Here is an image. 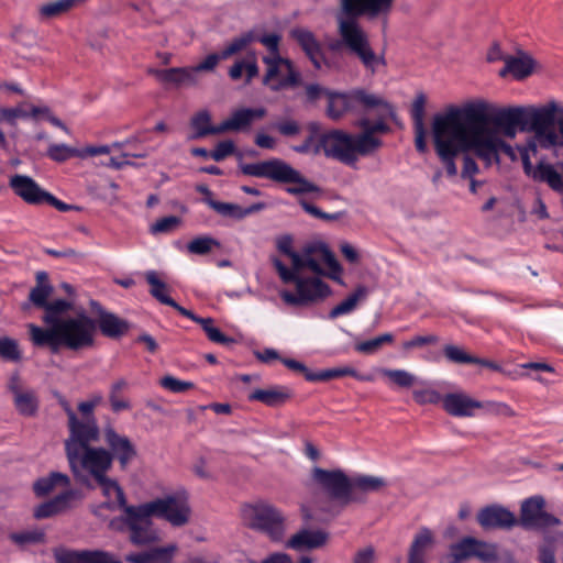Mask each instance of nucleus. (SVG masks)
<instances>
[{
	"instance_id": "30",
	"label": "nucleus",
	"mask_w": 563,
	"mask_h": 563,
	"mask_svg": "<svg viewBox=\"0 0 563 563\" xmlns=\"http://www.w3.org/2000/svg\"><path fill=\"white\" fill-rule=\"evenodd\" d=\"M434 545V534L427 528L422 527L415 534L412 542L408 549L407 563H427L428 552Z\"/></svg>"
},
{
	"instance_id": "43",
	"label": "nucleus",
	"mask_w": 563,
	"mask_h": 563,
	"mask_svg": "<svg viewBox=\"0 0 563 563\" xmlns=\"http://www.w3.org/2000/svg\"><path fill=\"white\" fill-rule=\"evenodd\" d=\"M383 141L375 135L368 133L352 134V150L355 157L369 156L382 147Z\"/></svg>"
},
{
	"instance_id": "64",
	"label": "nucleus",
	"mask_w": 563,
	"mask_h": 563,
	"mask_svg": "<svg viewBox=\"0 0 563 563\" xmlns=\"http://www.w3.org/2000/svg\"><path fill=\"white\" fill-rule=\"evenodd\" d=\"M438 342L439 336L435 334L416 335L410 340L402 342L401 347L404 351L408 352L412 349L422 347L429 344H437Z\"/></svg>"
},
{
	"instance_id": "56",
	"label": "nucleus",
	"mask_w": 563,
	"mask_h": 563,
	"mask_svg": "<svg viewBox=\"0 0 563 563\" xmlns=\"http://www.w3.org/2000/svg\"><path fill=\"white\" fill-rule=\"evenodd\" d=\"M80 150L71 147L67 144H51L46 155L54 162L64 163L71 157H80Z\"/></svg>"
},
{
	"instance_id": "52",
	"label": "nucleus",
	"mask_w": 563,
	"mask_h": 563,
	"mask_svg": "<svg viewBox=\"0 0 563 563\" xmlns=\"http://www.w3.org/2000/svg\"><path fill=\"white\" fill-rule=\"evenodd\" d=\"M220 246L221 243L217 239L209 235H202L192 239L187 244V250L190 254L206 255L214 249H220Z\"/></svg>"
},
{
	"instance_id": "5",
	"label": "nucleus",
	"mask_w": 563,
	"mask_h": 563,
	"mask_svg": "<svg viewBox=\"0 0 563 563\" xmlns=\"http://www.w3.org/2000/svg\"><path fill=\"white\" fill-rule=\"evenodd\" d=\"M282 36L277 33H255V41L267 49V55L262 60L266 65V73L263 77V85L272 91H280L289 87H296L301 82L300 73L295 68L294 63L280 55L279 45Z\"/></svg>"
},
{
	"instance_id": "58",
	"label": "nucleus",
	"mask_w": 563,
	"mask_h": 563,
	"mask_svg": "<svg viewBox=\"0 0 563 563\" xmlns=\"http://www.w3.org/2000/svg\"><path fill=\"white\" fill-rule=\"evenodd\" d=\"M10 539L19 545L43 543L45 532L41 529L13 532L10 534Z\"/></svg>"
},
{
	"instance_id": "9",
	"label": "nucleus",
	"mask_w": 563,
	"mask_h": 563,
	"mask_svg": "<svg viewBox=\"0 0 563 563\" xmlns=\"http://www.w3.org/2000/svg\"><path fill=\"white\" fill-rule=\"evenodd\" d=\"M148 504L125 508L123 516L114 518L110 527L118 531H129V539L136 547H144L159 541V531L155 528L152 517L154 514L148 511Z\"/></svg>"
},
{
	"instance_id": "26",
	"label": "nucleus",
	"mask_w": 563,
	"mask_h": 563,
	"mask_svg": "<svg viewBox=\"0 0 563 563\" xmlns=\"http://www.w3.org/2000/svg\"><path fill=\"white\" fill-rule=\"evenodd\" d=\"M482 406V401L473 399L465 393H450L443 396L442 407L453 417H473Z\"/></svg>"
},
{
	"instance_id": "48",
	"label": "nucleus",
	"mask_w": 563,
	"mask_h": 563,
	"mask_svg": "<svg viewBox=\"0 0 563 563\" xmlns=\"http://www.w3.org/2000/svg\"><path fill=\"white\" fill-rule=\"evenodd\" d=\"M71 305L66 299H56L52 302H48L44 308L45 313L43 316V322L48 325V328H55L56 324L64 321L66 318H62L60 314L68 311Z\"/></svg>"
},
{
	"instance_id": "13",
	"label": "nucleus",
	"mask_w": 563,
	"mask_h": 563,
	"mask_svg": "<svg viewBox=\"0 0 563 563\" xmlns=\"http://www.w3.org/2000/svg\"><path fill=\"white\" fill-rule=\"evenodd\" d=\"M69 467L75 476L80 471L89 473L95 479L107 474L112 466V454L103 448L88 446L66 455Z\"/></svg>"
},
{
	"instance_id": "46",
	"label": "nucleus",
	"mask_w": 563,
	"mask_h": 563,
	"mask_svg": "<svg viewBox=\"0 0 563 563\" xmlns=\"http://www.w3.org/2000/svg\"><path fill=\"white\" fill-rule=\"evenodd\" d=\"M367 294L368 290L365 286H358L354 292L330 310L329 318L335 319L340 316L351 313L356 308L357 302L361 299H365Z\"/></svg>"
},
{
	"instance_id": "34",
	"label": "nucleus",
	"mask_w": 563,
	"mask_h": 563,
	"mask_svg": "<svg viewBox=\"0 0 563 563\" xmlns=\"http://www.w3.org/2000/svg\"><path fill=\"white\" fill-rule=\"evenodd\" d=\"M443 354L449 362L454 363V364H476V365H481L483 367L490 368L493 371H497L500 368L499 365L496 364L495 362L486 360V358L473 356V355L466 353L460 346H456L453 344L444 345Z\"/></svg>"
},
{
	"instance_id": "11",
	"label": "nucleus",
	"mask_w": 563,
	"mask_h": 563,
	"mask_svg": "<svg viewBox=\"0 0 563 563\" xmlns=\"http://www.w3.org/2000/svg\"><path fill=\"white\" fill-rule=\"evenodd\" d=\"M323 153L325 157L336 159L347 166H355L357 157L353 155L352 134L342 130H330L318 136L313 154Z\"/></svg>"
},
{
	"instance_id": "20",
	"label": "nucleus",
	"mask_w": 563,
	"mask_h": 563,
	"mask_svg": "<svg viewBox=\"0 0 563 563\" xmlns=\"http://www.w3.org/2000/svg\"><path fill=\"white\" fill-rule=\"evenodd\" d=\"M82 499V494L78 489H67L52 499L40 504L34 509L36 519H46L56 515L64 514L75 507L76 503Z\"/></svg>"
},
{
	"instance_id": "63",
	"label": "nucleus",
	"mask_w": 563,
	"mask_h": 563,
	"mask_svg": "<svg viewBox=\"0 0 563 563\" xmlns=\"http://www.w3.org/2000/svg\"><path fill=\"white\" fill-rule=\"evenodd\" d=\"M272 129L278 131L283 136L291 137L301 132V126L298 121L294 119H284L271 125Z\"/></svg>"
},
{
	"instance_id": "3",
	"label": "nucleus",
	"mask_w": 563,
	"mask_h": 563,
	"mask_svg": "<svg viewBox=\"0 0 563 563\" xmlns=\"http://www.w3.org/2000/svg\"><path fill=\"white\" fill-rule=\"evenodd\" d=\"M311 479L329 500L319 509L332 516H338L352 503L364 501L358 493H374L386 486L383 477L357 475L350 478L340 468L324 470L319 466L312 468Z\"/></svg>"
},
{
	"instance_id": "41",
	"label": "nucleus",
	"mask_w": 563,
	"mask_h": 563,
	"mask_svg": "<svg viewBox=\"0 0 563 563\" xmlns=\"http://www.w3.org/2000/svg\"><path fill=\"white\" fill-rule=\"evenodd\" d=\"M70 478L68 475L59 472H51L47 476L40 477L33 484V492L37 497L48 495L56 486L68 487Z\"/></svg>"
},
{
	"instance_id": "10",
	"label": "nucleus",
	"mask_w": 563,
	"mask_h": 563,
	"mask_svg": "<svg viewBox=\"0 0 563 563\" xmlns=\"http://www.w3.org/2000/svg\"><path fill=\"white\" fill-rule=\"evenodd\" d=\"M243 523L278 541L284 534V517L273 505L265 501L246 504L241 509Z\"/></svg>"
},
{
	"instance_id": "60",
	"label": "nucleus",
	"mask_w": 563,
	"mask_h": 563,
	"mask_svg": "<svg viewBox=\"0 0 563 563\" xmlns=\"http://www.w3.org/2000/svg\"><path fill=\"white\" fill-rule=\"evenodd\" d=\"M415 401L419 405H435L442 402V396L439 391L432 388H416L412 391Z\"/></svg>"
},
{
	"instance_id": "16",
	"label": "nucleus",
	"mask_w": 563,
	"mask_h": 563,
	"mask_svg": "<svg viewBox=\"0 0 563 563\" xmlns=\"http://www.w3.org/2000/svg\"><path fill=\"white\" fill-rule=\"evenodd\" d=\"M545 501L541 496L526 499L520 509L519 523L525 529L544 530L556 527L560 519L544 510Z\"/></svg>"
},
{
	"instance_id": "50",
	"label": "nucleus",
	"mask_w": 563,
	"mask_h": 563,
	"mask_svg": "<svg viewBox=\"0 0 563 563\" xmlns=\"http://www.w3.org/2000/svg\"><path fill=\"white\" fill-rule=\"evenodd\" d=\"M393 342L394 335L387 332L371 340L356 343L354 350L362 354L372 355L377 353L384 344H390Z\"/></svg>"
},
{
	"instance_id": "39",
	"label": "nucleus",
	"mask_w": 563,
	"mask_h": 563,
	"mask_svg": "<svg viewBox=\"0 0 563 563\" xmlns=\"http://www.w3.org/2000/svg\"><path fill=\"white\" fill-rule=\"evenodd\" d=\"M190 125L195 130V133L190 136L191 140L223 133L222 123L212 125L210 113L207 110L196 113L190 120Z\"/></svg>"
},
{
	"instance_id": "40",
	"label": "nucleus",
	"mask_w": 563,
	"mask_h": 563,
	"mask_svg": "<svg viewBox=\"0 0 563 563\" xmlns=\"http://www.w3.org/2000/svg\"><path fill=\"white\" fill-rule=\"evenodd\" d=\"M53 292V286L46 272H37L36 285L29 294V300L37 308L44 309L48 303V297Z\"/></svg>"
},
{
	"instance_id": "62",
	"label": "nucleus",
	"mask_w": 563,
	"mask_h": 563,
	"mask_svg": "<svg viewBox=\"0 0 563 563\" xmlns=\"http://www.w3.org/2000/svg\"><path fill=\"white\" fill-rule=\"evenodd\" d=\"M161 386L172 393L180 394L185 393L189 389H192L195 387L192 382L188 380H180L174 376H164L161 379Z\"/></svg>"
},
{
	"instance_id": "44",
	"label": "nucleus",
	"mask_w": 563,
	"mask_h": 563,
	"mask_svg": "<svg viewBox=\"0 0 563 563\" xmlns=\"http://www.w3.org/2000/svg\"><path fill=\"white\" fill-rule=\"evenodd\" d=\"M16 411L24 417H34L40 407L36 393L33 389H25L13 397Z\"/></svg>"
},
{
	"instance_id": "42",
	"label": "nucleus",
	"mask_w": 563,
	"mask_h": 563,
	"mask_svg": "<svg viewBox=\"0 0 563 563\" xmlns=\"http://www.w3.org/2000/svg\"><path fill=\"white\" fill-rule=\"evenodd\" d=\"M181 316L192 320L194 322L201 325L205 331L207 338L214 343L219 344H229L233 342L231 338H228L225 334L221 332V330L214 327V321L212 318H201L195 314L191 310L186 309V313H181Z\"/></svg>"
},
{
	"instance_id": "21",
	"label": "nucleus",
	"mask_w": 563,
	"mask_h": 563,
	"mask_svg": "<svg viewBox=\"0 0 563 563\" xmlns=\"http://www.w3.org/2000/svg\"><path fill=\"white\" fill-rule=\"evenodd\" d=\"M492 122L496 130V134L500 132L509 139H514L518 129L523 131L525 125V108L512 107L499 109L492 118L488 117V123Z\"/></svg>"
},
{
	"instance_id": "54",
	"label": "nucleus",
	"mask_w": 563,
	"mask_h": 563,
	"mask_svg": "<svg viewBox=\"0 0 563 563\" xmlns=\"http://www.w3.org/2000/svg\"><path fill=\"white\" fill-rule=\"evenodd\" d=\"M0 358L12 363H19L22 360V352L15 339L0 336Z\"/></svg>"
},
{
	"instance_id": "14",
	"label": "nucleus",
	"mask_w": 563,
	"mask_h": 563,
	"mask_svg": "<svg viewBox=\"0 0 563 563\" xmlns=\"http://www.w3.org/2000/svg\"><path fill=\"white\" fill-rule=\"evenodd\" d=\"M67 417L69 437L65 441V452L75 456L76 451H82L99 440L100 430L96 418L80 420L71 408H67Z\"/></svg>"
},
{
	"instance_id": "7",
	"label": "nucleus",
	"mask_w": 563,
	"mask_h": 563,
	"mask_svg": "<svg viewBox=\"0 0 563 563\" xmlns=\"http://www.w3.org/2000/svg\"><path fill=\"white\" fill-rule=\"evenodd\" d=\"M246 176L267 178L279 184H294L286 188L290 195L298 196L309 192H320V188L305 178L301 173L280 158L247 163L240 165Z\"/></svg>"
},
{
	"instance_id": "37",
	"label": "nucleus",
	"mask_w": 563,
	"mask_h": 563,
	"mask_svg": "<svg viewBox=\"0 0 563 563\" xmlns=\"http://www.w3.org/2000/svg\"><path fill=\"white\" fill-rule=\"evenodd\" d=\"M146 282L151 286L150 294L161 303L169 306L178 311L180 314L186 313V308L178 305L170 296H168V287L162 282L155 271H150L145 275Z\"/></svg>"
},
{
	"instance_id": "38",
	"label": "nucleus",
	"mask_w": 563,
	"mask_h": 563,
	"mask_svg": "<svg viewBox=\"0 0 563 563\" xmlns=\"http://www.w3.org/2000/svg\"><path fill=\"white\" fill-rule=\"evenodd\" d=\"M352 91L347 93L330 91L328 96L327 114L332 120L341 119L346 112L354 109Z\"/></svg>"
},
{
	"instance_id": "35",
	"label": "nucleus",
	"mask_w": 563,
	"mask_h": 563,
	"mask_svg": "<svg viewBox=\"0 0 563 563\" xmlns=\"http://www.w3.org/2000/svg\"><path fill=\"white\" fill-rule=\"evenodd\" d=\"M328 539V533L321 530H301L294 534L287 542V547L295 550L316 549L322 547Z\"/></svg>"
},
{
	"instance_id": "2",
	"label": "nucleus",
	"mask_w": 563,
	"mask_h": 563,
	"mask_svg": "<svg viewBox=\"0 0 563 563\" xmlns=\"http://www.w3.org/2000/svg\"><path fill=\"white\" fill-rule=\"evenodd\" d=\"M340 12L336 15L339 38L329 44L331 51L345 48L346 52L356 57L362 66L375 74L379 66H386L384 53H376L372 46L371 38L358 19L362 16L368 20L378 16H387L394 0H339Z\"/></svg>"
},
{
	"instance_id": "31",
	"label": "nucleus",
	"mask_w": 563,
	"mask_h": 563,
	"mask_svg": "<svg viewBox=\"0 0 563 563\" xmlns=\"http://www.w3.org/2000/svg\"><path fill=\"white\" fill-rule=\"evenodd\" d=\"M504 62L505 66L500 69L499 76L505 77L510 74L517 80L530 76L536 65L534 59L523 52H519L516 56H506Z\"/></svg>"
},
{
	"instance_id": "25",
	"label": "nucleus",
	"mask_w": 563,
	"mask_h": 563,
	"mask_svg": "<svg viewBox=\"0 0 563 563\" xmlns=\"http://www.w3.org/2000/svg\"><path fill=\"white\" fill-rule=\"evenodd\" d=\"M55 558L57 563H122L112 553L102 550H63Z\"/></svg>"
},
{
	"instance_id": "22",
	"label": "nucleus",
	"mask_w": 563,
	"mask_h": 563,
	"mask_svg": "<svg viewBox=\"0 0 563 563\" xmlns=\"http://www.w3.org/2000/svg\"><path fill=\"white\" fill-rule=\"evenodd\" d=\"M104 440L112 454V460L117 459L121 468H125L129 463L136 456V449L130 439L119 434L113 428L104 429Z\"/></svg>"
},
{
	"instance_id": "32",
	"label": "nucleus",
	"mask_w": 563,
	"mask_h": 563,
	"mask_svg": "<svg viewBox=\"0 0 563 563\" xmlns=\"http://www.w3.org/2000/svg\"><path fill=\"white\" fill-rule=\"evenodd\" d=\"M426 96L423 92H420L416 96L412 106H411V118L413 121V130H415V145L416 150L423 154L427 152V132L424 128V109H426Z\"/></svg>"
},
{
	"instance_id": "59",
	"label": "nucleus",
	"mask_w": 563,
	"mask_h": 563,
	"mask_svg": "<svg viewBox=\"0 0 563 563\" xmlns=\"http://www.w3.org/2000/svg\"><path fill=\"white\" fill-rule=\"evenodd\" d=\"M265 207L266 205L264 202H256L246 208H243L240 205L231 202L230 207L228 208L229 211L227 218L233 220H242L247 216L262 211Z\"/></svg>"
},
{
	"instance_id": "1",
	"label": "nucleus",
	"mask_w": 563,
	"mask_h": 563,
	"mask_svg": "<svg viewBox=\"0 0 563 563\" xmlns=\"http://www.w3.org/2000/svg\"><path fill=\"white\" fill-rule=\"evenodd\" d=\"M434 150L449 177L457 175L455 158L463 153L462 178H473L478 173L477 163L468 155L473 152L487 165L499 162V151L511 152L488 126L487 104L484 101L450 106L432 120Z\"/></svg>"
},
{
	"instance_id": "19",
	"label": "nucleus",
	"mask_w": 563,
	"mask_h": 563,
	"mask_svg": "<svg viewBox=\"0 0 563 563\" xmlns=\"http://www.w3.org/2000/svg\"><path fill=\"white\" fill-rule=\"evenodd\" d=\"M477 521L484 530H510L518 523L514 512L497 504L482 508Z\"/></svg>"
},
{
	"instance_id": "18",
	"label": "nucleus",
	"mask_w": 563,
	"mask_h": 563,
	"mask_svg": "<svg viewBox=\"0 0 563 563\" xmlns=\"http://www.w3.org/2000/svg\"><path fill=\"white\" fill-rule=\"evenodd\" d=\"M255 41V31H249L233 38L219 54H209L201 63L192 66L191 69L196 75L199 71H212L220 59H227L230 56L243 51Z\"/></svg>"
},
{
	"instance_id": "29",
	"label": "nucleus",
	"mask_w": 563,
	"mask_h": 563,
	"mask_svg": "<svg viewBox=\"0 0 563 563\" xmlns=\"http://www.w3.org/2000/svg\"><path fill=\"white\" fill-rule=\"evenodd\" d=\"M265 115L266 109L263 107L234 110L231 117L222 122V131L224 133L227 131L246 130L254 120L262 119Z\"/></svg>"
},
{
	"instance_id": "17",
	"label": "nucleus",
	"mask_w": 563,
	"mask_h": 563,
	"mask_svg": "<svg viewBox=\"0 0 563 563\" xmlns=\"http://www.w3.org/2000/svg\"><path fill=\"white\" fill-rule=\"evenodd\" d=\"M91 311L96 314V330L112 340H119L130 331L131 324L128 320L120 318L115 313L108 311L96 300L89 302Z\"/></svg>"
},
{
	"instance_id": "57",
	"label": "nucleus",
	"mask_w": 563,
	"mask_h": 563,
	"mask_svg": "<svg viewBox=\"0 0 563 563\" xmlns=\"http://www.w3.org/2000/svg\"><path fill=\"white\" fill-rule=\"evenodd\" d=\"M474 558L483 563H497L499 561L498 545L476 539Z\"/></svg>"
},
{
	"instance_id": "4",
	"label": "nucleus",
	"mask_w": 563,
	"mask_h": 563,
	"mask_svg": "<svg viewBox=\"0 0 563 563\" xmlns=\"http://www.w3.org/2000/svg\"><path fill=\"white\" fill-rule=\"evenodd\" d=\"M29 331L35 346H47L53 353H57L60 347L79 351L95 345L96 323L82 313L66 318L55 328L44 329L31 323Z\"/></svg>"
},
{
	"instance_id": "49",
	"label": "nucleus",
	"mask_w": 563,
	"mask_h": 563,
	"mask_svg": "<svg viewBox=\"0 0 563 563\" xmlns=\"http://www.w3.org/2000/svg\"><path fill=\"white\" fill-rule=\"evenodd\" d=\"M291 37L297 41L306 55L318 53L321 48L313 33L308 30L295 29L291 31Z\"/></svg>"
},
{
	"instance_id": "33",
	"label": "nucleus",
	"mask_w": 563,
	"mask_h": 563,
	"mask_svg": "<svg viewBox=\"0 0 563 563\" xmlns=\"http://www.w3.org/2000/svg\"><path fill=\"white\" fill-rule=\"evenodd\" d=\"M176 551V544H168L145 552L128 554L125 561L129 563H172Z\"/></svg>"
},
{
	"instance_id": "53",
	"label": "nucleus",
	"mask_w": 563,
	"mask_h": 563,
	"mask_svg": "<svg viewBox=\"0 0 563 563\" xmlns=\"http://www.w3.org/2000/svg\"><path fill=\"white\" fill-rule=\"evenodd\" d=\"M126 387L128 382L124 378L117 379L110 387L109 401L112 411L115 413L131 408L129 400L117 396V391H122Z\"/></svg>"
},
{
	"instance_id": "55",
	"label": "nucleus",
	"mask_w": 563,
	"mask_h": 563,
	"mask_svg": "<svg viewBox=\"0 0 563 563\" xmlns=\"http://www.w3.org/2000/svg\"><path fill=\"white\" fill-rule=\"evenodd\" d=\"M380 372L391 384L401 388H410L417 382V377L406 369L383 368Z\"/></svg>"
},
{
	"instance_id": "47",
	"label": "nucleus",
	"mask_w": 563,
	"mask_h": 563,
	"mask_svg": "<svg viewBox=\"0 0 563 563\" xmlns=\"http://www.w3.org/2000/svg\"><path fill=\"white\" fill-rule=\"evenodd\" d=\"M84 0H56L44 3L38 9V14L42 20H49L70 11L76 4Z\"/></svg>"
},
{
	"instance_id": "45",
	"label": "nucleus",
	"mask_w": 563,
	"mask_h": 563,
	"mask_svg": "<svg viewBox=\"0 0 563 563\" xmlns=\"http://www.w3.org/2000/svg\"><path fill=\"white\" fill-rule=\"evenodd\" d=\"M476 548V538L464 537L459 542L450 545L449 560L450 563H462L474 558Z\"/></svg>"
},
{
	"instance_id": "12",
	"label": "nucleus",
	"mask_w": 563,
	"mask_h": 563,
	"mask_svg": "<svg viewBox=\"0 0 563 563\" xmlns=\"http://www.w3.org/2000/svg\"><path fill=\"white\" fill-rule=\"evenodd\" d=\"M307 268L317 275L328 276L343 285L342 266L333 252L323 242H312L303 246Z\"/></svg>"
},
{
	"instance_id": "6",
	"label": "nucleus",
	"mask_w": 563,
	"mask_h": 563,
	"mask_svg": "<svg viewBox=\"0 0 563 563\" xmlns=\"http://www.w3.org/2000/svg\"><path fill=\"white\" fill-rule=\"evenodd\" d=\"M523 131L533 132V136L527 141L525 146L519 148L525 173L530 174V155H536L538 147L549 150L562 146V141L554 129V107L552 109H525Z\"/></svg>"
},
{
	"instance_id": "27",
	"label": "nucleus",
	"mask_w": 563,
	"mask_h": 563,
	"mask_svg": "<svg viewBox=\"0 0 563 563\" xmlns=\"http://www.w3.org/2000/svg\"><path fill=\"white\" fill-rule=\"evenodd\" d=\"M158 82L168 88H180L197 85V77L191 67H172L167 69H151Z\"/></svg>"
},
{
	"instance_id": "8",
	"label": "nucleus",
	"mask_w": 563,
	"mask_h": 563,
	"mask_svg": "<svg viewBox=\"0 0 563 563\" xmlns=\"http://www.w3.org/2000/svg\"><path fill=\"white\" fill-rule=\"evenodd\" d=\"M280 279L285 284H294L296 291L282 290L279 296L282 300L291 307H309L324 300L331 295L330 286L319 277L296 276L294 272L280 261H273Z\"/></svg>"
},
{
	"instance_id": "61",
	"label": "nucleus",
	"mask_w": 563,
	"mask_h": 563,
	"mask_svg": "<svg viewBox=\"0 0 563 563\" xmlns=\"http://www.w3.org/2000/svg\"><path fill=\"white\" fill-rule=\"evenodd\" d=\"M181 223V219L177 216H168L158 219L150 228L152 234L169 233L174 231Z\"/></svg>"
},
{
	"instance_id": "23",
	"label": "nucleus",
	"mask_w": 563,
	"mask_h": 563,
	"mask_svg": "<svg viewBox=\"0 0 563 563\" xmlns=\"http://www.w3.org/2000/svg\"><path fill=\"white\" fill-rule=\"evenodd\" d=\"M9 184L13 192L26 203L33 206L44 205L47 191L41 188L32 177L16 174L10 178Z\"/></svg>"
},
{
	"instance_id": "28",
	"label": "nucleus",
	"mask_w": 563,
	"mask_h": 563,
	"mask_svg": "<svg viewBox=\"0 0 563 563\" xmlns=\"http://www.w3.org/2000/svg\"><path fill=\"white\" fill-rule=\"evenodd\" d=\"M292 390L284 385H273L267 388H256L249 396V401H258L271 408L284 406L292 398Z\"/></svg>"
},
{
	"instance_id": "51",
	"label": "nucleus",
	"mask_w": 563,
	"mask_h": 563,
	"mask_svg": "<svg viewBox=\"0 0 563 563\" xmlns=\"http://www.w3.org/2000/svg\"><path fill=\"white\" fill-rule=\"evenodd\" d=\"M352 97L354 99V106L358 103L363 106L365 109L383 107L390 110L389 103L386 102L382 97L374 93H368L364 89L352 90Z\"/></svg>"
},
{
	"instance_id": "15",
	"label": "nucleus",
	"mask_w": 563,
	"mask_h": 563,
	"mask_svg": "<svg viewBox=\"0 0 563 563\" xmlns=\"http://www.w3.org/2000/svg\"><path fill=\"white\" fill-rule=\"evenodd\" d=\"M147 504L154 517L165 519L174 527H183L189 521L191 510L185 494L167 495Z\"/></svg>"
},
{
	"instance_id": "36",
	"label": "nucleus",
	"mask_w": 563,
	"mask_h": 563,
	"mask_svg": "<svg viewBox=\"0 0 563 563\" xmlns=\"http://www.w3.org/2000/svg\"><path fill=\"white\" fill-rule=\"evenodd\" d=\"M343 376H351L361 382H372L374 377L372 375L360 374L356 369L351 366H340L334 368L321 369L312 372L309 376L307 375L308 382H327L333 378Z\"/></svg>"
},
{
	"instance_id": "24",
	"label": "nucleus",
	"mask_w": 563,
	"mask_h": 563,
	"mask_svg": "<svg viewBox=\"0 0 563 563\" xmlns=\"http://www.w3.org/2000/svg\"><path fill=\"white\" fill-rule=\"evenodd\" d=\"M99 487L101 488L102 495L106 498V501L100 504L93 512L97 515L100 509H109L117 510L122 509L125 511L126 507L131 505L126 504V498L122 487L115 479H112L106 475L95 479Z\"/></svg>"
}]
</instances>
